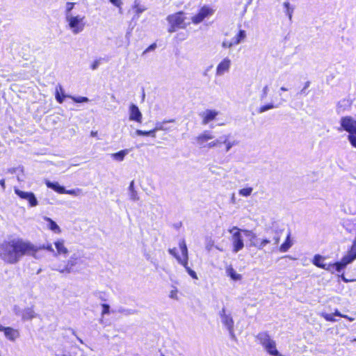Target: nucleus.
Returning <instances> with one entry per match:
<instances>
[{"label":"nucleus","mask_w":356,"mask_h":356,"mask_svg":"<svg viewBox=\"0 0 356 356\" xmlns=\"http://www.w3.org/2000/svg\"><path fill=\"white\" fill-rule=\"evenodd\" d=\"M35 250L33 243L20 238L4 241L0 243V259L8 264H15L25 256Z\"/></svg>","instance_id":"nucleus-1"},{"label":"nucleus","mask_w":356,"mask_h":356,"mask_svg":"<svg viewBox=\"0 0 356 356\" xmlns=\"http://www.w3.org/2000/svg\"><path fill=\"white\" fill-rule=\"evenodd\" d=\"M243 235L248 238L249 246L254 247L257 250H262L268 245H271V252H275L277 249L280 243L282 233L279 231L273 232V235L266 238H259L256 233L252 230L244 229Z\"/></svg>","instance_id":"nucleus-2"},{"label":"nucleus","mask_w":356,"mask_h":356,"mask_svg":"<svg viewBox=\"0 0 356 356\" xmlns=\"http://www.w3.org/2000/svg\"><path fill=\"white\" fill-rule=\"evenodd\" d=\"M339 124L340 128L338 130L348 132V141L353 147L356 148V118L349 115L341 117Z\"/></svg>","instance_id":"nucleus-3"},{"label":"nucleus","mask_w":356,"mask_h":356,"mask_svg":"<svg viewBox=\"0 0 356 356\" xmlns=\"http://www.w3.org/2000/svg\"><path fill=\"white\" fill-rule=\"evenodd\" d=\"M167 21L170 25L169 33L175 32L179 29H186L190 24V22H186V17L183 12H178L167 17Z\"/></svg>","instance_id":"nucleus-4"},{"label":"nucleus","mask_w":356,"mask_h":356,"mask_svg":"<svg viewBox=\"0 0 356 356\" xmlns=\"http://www.w3.org/2000/svg\"><path fill=\"white\" fill-rule=\"evenodd\" d=\"M67 23V27L71 32L74 34H79L82 32L86 26V17L81 15H72L65 18Z\"/></svg>","instance_id":"nucleus-5"},{"label":"nucleus","mask_w":356,"mask_h":356,"mask_svg":"<svg viewBox=\"0 0 356 356\" xmlns=\"http://www.w3.org/2000/svg\"><path fill=\"white\" fill-rule=\"evenodd\" d=\"M243 231L244 229L236 226L228 230L231 234L229 240L232 245V252L234 253L238 252L244 248L243 236H245L243 235Z\"/></svg>","instance_id":"nucleus-6"},{"label":"nucleus","mask_w":356,"mask_h":356,"mask_svg":"<svg viewBox=\"0 0 356 356\" xmlns=\"http://www.w3.org/2000/svg\"><path fill=\"white\" fill-rule=\"evenodd\" d=\"M257 337L269 355L273 356L280 355V353L276 348V342L271 339L267 332H260Z\"/></svg>","instance_id":"nucleus-7"},{"label":"nucleus","mask_w":356,"mask_h":356,"mask_svg":"<svg viewBox=\"0 0 356 356\" xmlns=\"http://www.w3.org/2000/svg\"><path fill=\"white\" fill-rule=\"evenodd\" d=\"M77 259L78 257L76 254H74L63 264H55L52 269L61 273H70L73 271L74 266L77 264Z\"/></svg>","instance_id":"nucleus-8"},{"label":"nucleus","mask_w":356,"mask_h":356,"mask_svg":"<svg viewBox=\"0 0 356 356\" xmlns=\"http://www.w3.org/2000/svg\"><path fill=\"white\" fill-rule=\"evenodd\" d=\"M219 316L222 323L228 330L231 337L234 338L235 335L234 332V321L231 314H227L225 309L223 307L222 310L220 311Z\"/></svg>","instance_id":"nucleus-9"},{"label":"nucleus","mask_w":356,"mask_h":356,"mask_svg":"<svg viewBox=\"0 0 356 356\" xmlns=\"http://www.w3.org/2000/svg\"><path fill=\"white\" fill-rule=\"evenodd\" d=\"M214 10L208 6H202L199 10L198 13L192 17L191 22L194 24L201 23L205 18L213 15Z\"/></svg>","instance_id":"nucleus-10"},{"label":"nucleus","mask_w":356,"mask_h":356,"mask_svg":"<svg viewBox=\"0 0 356 356\" xmlns=\"http://www.w3.org/2000/svg\"><path fill=\"white\" fill-rule=\"evenodd\" d=\"M14 191L19 198L26 200L31 207L38 205V201L33 193L23 191L17 188H15Z\"/></svg>","instance_id":"nucleus-11"},{"label":"nucleus","mask_w":356,"mask_h":356,"mask_svg":"<svg viewBox=\"0 0 356 356\" xmlns=\"http://www.w3.org/2000/svg\"><path fill=\"white\" fill-rule=\"evenodd\" d=\"M232 65V60L228 57L224 58L217 65L216 75L221 76L229 72Z\"/></svg>","instance_id":"nucleus-12"},{"label":"nucleus","mask_w":356,"mask_h":356,"mask_svg":"<svg viewBox=\"0 0 356 356\" xmlns=\"http://www.w3.org/2000/svg\"><path fill=\"white\" fill-rule=\"evenodd\" d=\"M324 259H325V258L323 257H322L321 255L316 254L314 257L312 263L316 266H317L318 268H323L324 270H326L330 271V272L333 273H334V270H336L335 263L334 264H324L323 262V261Z\"/></svg>","instance_id":"nucleus-13"},{"label":"nucleus","mask_w":356,"mask_h":356,"mask_svg":"<svg viewBox=\"0 0 356 356\" xmlns=\"http://www.w3.org/2000/svg\"><path fill=\"white\" fill-rule=\"evenodd\" d=\"M218 114L219 112L214 109H207L201 112L199 115L202 119V124H208L209 122L214 120Z\"/></svg>","instance_id":"nucleus-14"},{"label":"nucleus","mask_w":356,"mask_h":356,"mask_svg":"<svg viewBox=\"0 0 356 356\" xmlns=\"http://www.w3.org/2000/svg\"><path fill=\"white\" fill-rule=\"evenodd\" d=\"M129 120L131 121H136L137 122H142V113L140 111L138 107L131 104L129 106Z\"/></svg>","instance_id":"nucleus-15"},{"label":"nucleus","mask_w":356,"mask_h":356,"mask_svg":"<svg viewBox=\"0 0 356 356\" xmlns=\"http://www.w3.org/2000/svg\"><path fill=\"white\" fill-rule=\"evenodd\" d=\"M54 245L56 251L54 252V256L58 255L66 256L68 253V249L65 245V241L63 238H58L54 242Z\"/></svg>","instance_id":"nucleus-16"},{"label":"nucleus","mask_w":356,"mask_h":356,"mask_svg":"<svg viewBox=\"0 0 356 356\" xmlns=\"http://www.w3.org/2000/svg\"><path fill=\"white\" fill-rule=\"evenodd\" d=\"M33 247L35 248V250L31 254V257H33V258L38 259L41 257L39 255L38 252L41 250H47L50 252H52L54 254L55 250L52 247V245L49 243L47 244H43L42 245H36L33 244Z\"/></svg>","instance_id":"nucleus-17"},{"label":"nucleus","mask_w":356,"mask_h":356,"mask_svg":"<svg viewBox=\"0 0 356 356\" xmlns=\"http://www.w3.org/2000/svg\"><path fill=\"white\" fill-rule=\"evenodd\" d=\"M4 335L7 339L10 341H15L20 336L18 330L14 329L10 327H7L4 332Z\"/></svg>","instance_id":"nucleus-18"},{"label":"nucleus","mask_w":356,"mask_h":356,"mask_svg":"<svg viewBox=\"0 0 356 356\" xmlns=\"http://www.w3.org/2000/svg\"><path fill=\"white\" fill-rule=\"evenodd\" d=\"M213 138L214 136L209 131H204L196 138V140L200 146L205 147L204 144Z\"/></svg>","instance_id":"nucleus-19"},{"label":"nucleus","mask_w":356,"mask_h":356,"mask_svg":"<svg viewBox=\"0 0 356 356\" xmlns=\"http://www.w3.org/2000/svg\"><path fill=\"white\" fill-rule=\"evenodd\" d=\"M352 102L348 99H343L340 100L337 105V113H340L349 109L351 106Z\"/></svg>","instance_id":"nucleus-20"},{"label":"nucleus","mask_w":356,"mask_h":356,"mask_svg":"<svg viewBox=\"0 0 356 356\" xmlns=\"http://www.w3.org/2000/svg\"><path fill=\"white\" fill-rule=\"evenodd\" d=\"M174 122V119H171L169 120H163L162 122H156L155 123V127L154 128V134H156V132L158 131H170V127H167L166 124Z\"/></svg>","instance_id":"nucleus-21"},{"label":"nucleus","mask_w":356,"mask_h":356,"mask_svg":"<svg viewBox=\"0 0 356 356\" xmlns=\"http://www.w3.org/2000/svg\"><path fill=\"white\" fill-rule=\"evenodd\" d=\"M222 143L225 145V152H229L233 146L238 145V142L236 140H230L229 136L225 135L220 137Z\"/></svg>","instance_id":"nucleus-22"},{"label":"nucleus","mask_w":356,"mask_h":356,"mask_svg":"<svg viewBox=\"0 0 356 356\" xmlns=\"http://www.w3.org/2000/svg\"><path fill=\"white\" fill-rule=\"evenodd\" d=\"M179 248L183 256V259L181 258V264H188V248L186 246V244L184 241H181L179 243Z\"/></svg>","instance_id":"nucleus-23"},{"label":"nucleus","mask_w":356,"mask_h":356,"mask_svg":"<svg viewBox=\"0 0 356 356\" xmlns=\"http://www.w3.org/2000/svg\"><path fill=\"white\" fill-rule=\"evenodd\" d=\"M44 220L48 222V228L56 234L61 233V229L51 218L44 216Z\"/></svg>","instance_id":"nucleus-24"},{"label":"nucleus","mask_w":356,"mask_h":356,"mask_svg":"<svg viewBox=\"0 0 356 356\" xmlns=\"http://www.w3.org/2000/svg\"><path fill=\"white\" fill-rule=\"evenodd\" d=\"M37 314L34 312L33 307L25 308L22 312V319L24 321H29L35 318Z\"/></svg>","instance_id":"nucleus-25"},{"label":"nucleus","mask_w":356,"mask_h":356,"mask_svg":"<svg viewBox=\"0 0 356 356\" xmlns=\"http://www.w3.org/2000/svg\"><path fill=\"white\" fill-rule=\"evenodd\" d=\"M47 186L51 189H53L56 192L64 194L65 188L60 186L58 182H51L50 181H46L45 182Z\"/></svg>","instance_id":"nucleus-26"},{"label":"nucleus","mask_w":356,"mask_h":356,"mask_svg":"<svg viewBox=\"0 0 356 356\" xmlns=\"http://www.w3.org/2000/svg\"><path fill=\"white\" fill-rule=\"evenodd\" d=\"M225 270L227 275L230 277L232 280L234 281H238L241 280V275L237 273L231 266H227Z\"/></svg>","instance_id":"nucleus-27"},{"label":"nucleus","mask_w":356,"mask_h":356,"mask_svg":"<svg viewBox=\"0 0 356 356\" xmlns=\"http://www.w3.org/2000/svg\"><path fill=\"white\" fill-rule=\"evenodd\" d=\"M128 191H129V198L131 200H132V201L139 200V199H140L139 195L138 194V192L135 190V188H134V181H131L130 182V184L128 188Z\"/></svg>","instance_id":"nucleus-28"},{"label":"nucleus","mask_w":356,"mask_h":356,"mask_svg":"<svg viewBox=\"0 0 356 356\" xmlns=\"http://www.w3.org/2000/svg\"><path fill=\"white\" fill-rule=\"evenodd\" d=\"M246 38V32L244 30H240L236 36H234L232 41L234 45L241 43Z\"/></svg>","instance_id":"nucleus-29"},{"label":"nucleus","mask_w":356,"mask_h":356,"mask_svg":"<svg viewBox=\"0 0 356 356\" xmlns=\"http://www.w3.org/2000/svg\"><path fill=\"white\" fill-rule=\"evenodd\" d=\"M59 91H61L63 92V87L61 86V85L58 84L56 88V92H55V97H56V101L60 103V104H62L64 101V99L65 97H69L70 98V95H67L65 94H63V95H60L59 94Z\"/></svg>","instance_id":"nucleus-30"},{"label":"nucleus","mask_w":356,"mask_h":356,"mask_svg":"<svg viewBox=\"0 0 356 356\" xmlns=\"http://www.w3.org/2000/svg\"><path fill=\"white\" fill-rule=\"evenodd\" d=\"M76 4V2H67L65 7V18L67 17L68 16H71L74 15L72 10L74 9L75 5Z\"/></svg>","instance_id":"nucleus-31"},{"label":"nucleus","mask_w":356,"mask_h":356,"mask_svg":"<svg viewBox=\"0 0 356 356\" xmlns=\"http://www.w3.org/2000/svg\"><path fill=\"white\" fill-rule=\"evenodd\" d=\"M284 13L289 17L290 21L292 19V15L294 8L290 4L289 1L284 3Z\"/></svg>","instance_id":"nucleus-32"},{"label":"nucleus","mask_w":356,"mask_h":356,"mask_svg":"<svg viewBox=\"0 0 356 356\" xmlns=\"http://www.w3.org/2000/svg\"><path fill=\"white\" fill-rule=\"evenodd\" d=\"M291 245L292 243L290 241V234H289L285 242L280 245V251L281 252H286L291 247Z\"/></svg>","instance_id":"nucleus-33"},{"label":"nucleus","mask_w":356,"mask_h":356,"mask_svg":"<svg viewBox=\"0 0 356 356\" xmlns=\"http://www.w3.org/2000/svg\"><path fill=\"white\" fill-rule=\"evenodd\" d=\"M278 106V104H275L274 103L270 102L269 104L260 106L258 109V113H263L268 110L277 108Z\"/></svg>","instance_id":"nucleus-34"},{"label":"nucleus","mask_w":356,"mask_h":356,"mask_svg":"<svg viewBox=\"0 0 356 356\" xmlns=\"http://www.w3.org/2000/svg\"><path fill=\"white\" fill-rule=\"evenodd\" d=\"M127 153L128 151L127 149L121 150L117 153L112 154L111 156L113 159L116 161H122L124 159V156L127 154Z\"/></svg>","instance_id":"nucleus-35"},{"label":"nucleus","mask_w":356,"mask_h":356,"mask_svg":"<svg viewBox=\"0 0 356 356\" xmlns=\"http://www.w3.org/2000/svg\"><path fill=\"white\" fill-rule=\"evenodd\" d=\"M136 134L138 136H152L153 138L156 137L154 129L149 131H143L138 129L136 131Z\"/></svg>","instance_id":"nucleus-36"},{"label":"nucleus","mask_w":356,"mask_h":356,"mask_svg":"<svg viewBox=\"0 0 356 356\" xmlns=\"http://www.w3.org/2000/svg\"><path fill=\"white\" fill-rule=\"evenodd\" d=\"M253 188L252 187H248L239 190L238 193L240 195L243 197H248L251 195Z\"/></svg>","instance_id":"nucleus-37"},{"label":"nucleus","mask_w":356,"mask_h":356,"mask_svg":"<svg viewBox=\"0 0 356 356\" xmlns=\"http://www.w3.org/2000/svg\"><path fill=\"white\" fill-rule=\"evenodd\" d=\"M81 189L80 188H76V189H72V190H66L65 188L64 194H69L74 196H78L81 194Z\"/></svg>","instance_id":"nucleus-38"},{"label":"nucleus","mask_w":356,"mask_h":356,"mask_svg":"<svg viewBox=\"0 0 356 356\" xmlns=\"http://www.w3.org/2000/svg\"><path fill=\"white\" fill-rule=\"evenodd\" d=\"M70 98L76 103H83L89 102V99L86 97H73L70 95Z\"/></svg>","instance_id":"nucleus-39"},{"label":"nucleus","mask_w":356,"mask_h":356,"mask_svg":"<svg viewBox=\"0 0 356 356\" xmlns=\"http://www.w3.org/2000/svg\"><path fill=\"white\" fill-rule=\"evenodd\" d=\"M268 92H269V87L268 85H266L262 88L261 93L260 95V100L261 101H263L266 98V97L268 96Z\"/></svg>","instance_id":"nucleus-40"},{"label":"nucleus","mask_w":356,"mask_h":356,"mask_svg":"<svg viewBox=\"0 0 356 356\" xmlns=\"http://www.w3.org/2000/svg\"><path fill=\"white\" fill-rule=\"evenodd\" d=\"M8 172L10 174H18L19 172H23V168L22 166H18L17 168H11L8 169Z\"/></svg>","instance_id":"nucleus-41"},{"label":"nucleus","mask_w":356,"mask_h":356,"mask_svg":"<svg viewBox=\"0 0 356 356\" xmlns=\"http://www.w3.org/2000/svg\"><path fill=\"white\" fill-rule=\"evenodd\" d=\"M221 143H222V139H220V138L219 139H217L216 140H213V141H211V142L207 144V147L208 148H213V147H215L216 146H218Z\"/></svg>","instance_id":"nucleus-42"},{"label":"nucleus","mask_w":356,"mask_h":356,"mask_svg":"<svg viewBox=\"0 0 356 356\" xmlns=\"http://www.w3.org/2000/svg\"><path fill=\"white\" fill-rule=\"evenodd\" d=\"M184 268L186 270V271L188 272V273L194 279H197V274L191 268H189L188 266V264L186 265V264H181Z\"/></svg>","instance_id":"nucleus-43"},{"label":"nucleus","mask_w":356,"mask_h":356,"mask_svg":"<svg viewBox=\"0 0 356 356\" xmlns=\"http://www.w3.org/2000/svg\"><path fill=\"white\" fill-rule=\"evenodd\" d=\"M102 316H104V315H107L110 314V306L108 304H102Z\"/></svg>","instance_id":"nucleus-44"},{"label":"nucleus","mask_w":356,"mask_h":356,"mask_svg":"<svg viewBox=\"0 0 356 356\" xmlns=\"http://www.w3.org/2000/svg\"><path fill=\"white\" fill-rule=\"evenodd\" d=\"M168 252L171 255L174 256L177 259L178 262L181 264V257H180V256H179L177 254V251H176V248H170V249H169L168 250Z\"/></svg>","instance_id":"nucleus-45"},{"label":"nucleus","mask_w":356,"mask_h":356,"mask_svg":"<svg viewBox=\"0 0 356 356\" xmlns=\"http://www.w3.org/2000/svg\"><path fill=\"white\" fill-rule=\"evenodd\" d=\"M321 316L327 321H332L334 322L336 320L334 318V314H325L323 313Z\"/></svg>","instance_id":"nucleus-46"},{"label":"nucleus","mask_w":356,"mask_h":356,"mask_svg":"<svg viewBox=\"0 0 356 356\" xmlns=\"http://www.w3.org/2000/svg\"><path fill=\"white\" fill-rule=\"evenodd\" d=\"M109 1L113 4L115 6L119 8L120 9V13H121V10H122V2L121 0H109Z\"/></svg>","instance_id":"nucleus-47"},{"label":"nucleus","mask_w":356,"mask_h":356,"mask_svg":"<svg viewBox=\"0 0 356 356\" xmlns=\"http://www.w3.org/2000/svg\"><path fill=\"white\" fill-rule=\"evenodd\" d=\"M135 8H136V18H138L140 16V14L142 13L145 10V8L140 7L138 5L135 6Z\"/></svg>","instance_id":"nucleus-48"},{"label":"nucleus","mask_w":356,"mask_h":356,"mask_svg":"<svg viewBox=\"0 0 356 356\" xmlns=\"http://www.w3.org/2000/svg\"><path fill=\"white\" fill-rule=\"evenodd\" d=\"M119 312L123 313L126 315L134 314L135 313V312L132 309H119Z\"/></svg>","instance_id":"nucleus-49"},{"label":"nucleus","mask_w":356,"mask_h":356,"mask_svg":"<svg viewBox=\"0 0 356 356\" xmlns=\"http://www.w3.org/2000/svg\"><path fill=\"white\" fill-rule=\"evenodd\" d=\"M222 47L224 48H231L233 46H234V44H233V42L231 40V41H224L222 44Z\"/></svg>","instance_id":"nucleus-50"},{"label":"nucleus","mask_w":356,"mask_h":356,"mask_svg":"<svg viewBox=\"0 0 356 356\" xmlns=\"http://www.w3.org/2000/svg\"><path fill=\"white\" fill-rule=\"evenodd\" d=\"M170 298L172 299H177V290L175 289L174 290H172L169 295Z\"/></svg>","instance_id":"nucleus-51"},{"label":"nucleus","mask_w":356,"mask_h":356,"mask_svg":"<svg viewBox=\"0 0 356 356\" xmlns=\"http://www.w3.org/2000/svg\"><path fill=\"white\" fill-rule=\"evenodd\" d=\"M213 244H214V242L212 241V240H209L207 243H206V249L208 250V251H210L212 248V247L213 246Z\"/></svg>","instance_id":"nucleus-52"},{"label":"nucleus","mask_w":356,"mask_h":356,"mask_svg":"<svg viewBox=\"0 0 356 356\" xmlns=\"http://www.w3.org/2000/svg\"><path fill=\"white\" fill-rule=\"evenodd\" d=\"M156 47V44L155 43L151 44L150 46H149L144 51H143V54H146L147 52L148 51H153L155 49V48Z\"/></svg>","instance_id":"nucleus-53"},{"label":"nucleus","mask_w":356,"mask_h":356,"mask_svg":"<svg viewBox=\"0 0 356 356\" xmlns=\"http://www.w3.org/2000/svg\"><path fill=\"white\" fill-rule=\"evenodd\" d=\"M212 67H213V66H212V65H210V66H209L208 67H207V68L204 70V72H203V73H202L203 76H208V74H209V71L211 70V68H212Z\"/></svg>","instance_id":"nucleus-54"},{"label":"nucleus","mask_w":356,"mask_h":356,"mask_svg":"<svg viewBox=\"0 0 356 356\" xmlns=\"http://www.w3.org/2000/svg\"><path fill=\"white\" fill-rule=\"evenodd\" d=\"M17 179L18 180V181H24V176H23V172H19L17 175Z\"/></svg>","instance_id":"nucleus-55"},{"label":"nucleus","mask_w":356,"mask_h":356,"mask_svg":"<svg viewBox=\"0 0 356 356\" xmlns=\"http://www.w3.org/2000/svg\"><path fill=\"white\" fill-rule=\"evenodd\" d=\"M0 186H1V188H2V190L4 191L5 188H6V183H5V179H1L0 180Z\"/></svg>","instance_id":"nucleus-56"},{"label":"nucleus","mask_w":356,"mask_h":356,"mask_svg":"<svg viewBox=\"0 0 356 356\" xmlns=\"http://www.w3.org/2000/svg\"><path fill=\"white\" fill-rule=\"evenodd\" d=\"M99 63L98 61H95L92 65L91 68L92 70H96L99 67Z\"/></svg>","instance_id":"nucleus-57"},{"label":"nucleus","mask_w":356,"mask_h":356,"mask_svg":"<svg viewBox=\"0 0 356 356\" xmlns=\"http://www.w3.org/2000/svg\"><path fill=\"white\" fill-rule=\"evenodd\" d=\"M309 82L307 81L305 83V87L303 88V89L301 90V93H305V90L309 86Z\"/></svg>","instance_id":"nucleus-58"},{"label":"nucleus","mask_w":356,"mask_h":356,"mask_svg":"<svg viewBox=\"0 0 356 356\" xmlns=\"http://www.w3.org/2000/svg\"><path fill=\"white\" fill-rule=\"evenodd\" d=\"M334 316H341L343 318H346V316L342 315L339 311L336 310L335 312L333 314Z\"/></svg>","instance_id":"nucleus-59"},{"label":"nucleus","mask_w":356,"mask_h":356,"mask_svg":"<svg viewBox=\"0 0 356 356\" xmlns=\"http://www.w3.org/2000/svg\"><path fill=\"white\" fill-rule=\"evenodd\" d=\"M6 327H4V326L0 325V331L3 332V333H4L6 330Z\"/></svg>","instance_id":"nucleus-60"},{"label":"nucleus","mask_w":356,"mask_h":356,"mask_svg":"<svg viewBox=\"0 0 356 356\" xmlns=\"http://www.w3.org/2000/svg\"><path fill=\"white\" fill-rule=\"evenodd\" d=\"M97 131H91V133H90V136H91L92 137H96V136H97Z\"/></svg>","instance_id":"nucleus-61"},{"label":"nucleus","mask_w":356,"mask_h":356,"mask_svg":"<svg viewBox=\"0 0 356 356\" xmlns=\"http://www.w3.org/2000/svg\"><path fill=\"white\" fill-rule=\"evenodd\" d=\"M280 90H282V91H287L288 89L282 86V87L280 88Z\"/></svg>","instance_id":"nucleus-62"},{"label":"nucleus","mask_w":356,"mask_h":356,"mask_svg":"<svg viewBox=\"0 0 356 356\" xmlns=\"http://www.w3.org/2000/svg\"><path fill=\"white\" fill-rule=\"evenodd\" d=\"M232 202L234 203V201H235V197H234V194L232 195Z\"/></svg>","instance_id":"nucleus-63"},{"label":"nucleus","mask_w":356,"mask_h":356,"mask_svg":"<svg viewBox=\"0 0 356 356\" xmlns=\"http://www.w3.org/2000/svg\"><path fill=\"white\" fill-rule=\"evenodd\" d=\"M77 339L79 340V341L81 343H83V341L81 339H80L79 337H77Z\"/></svg>","instance_id":"nucleus-64"}]
</instances>
